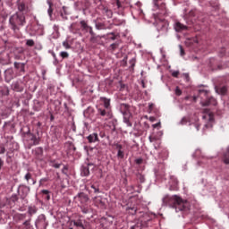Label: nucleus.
Instances as JSON below:
<instances>
[{
  "label": "nucleus",
  "mask_w": 229,
  "mask_h": 229,
  "mask_svg": "<svg viewBox=\"0 0 229 229\" xmlns=\"http://www.w3.org/2000/svg\"><path fill=\"white\" fill-rule=\"evenodd\" d=\"M110 98L106 97H100L98 104L97 105V115L98 117H103L105 121H109L114 117V113L112 112V105L110 104Z\"/></svg>",
  "instance_id": "nucleus-1"
},
{
  "label": "nucleus",
  "mask_w": 229,
  "mask_h": 229,
  "mask_svg": "<svg viewBox=\"0 0 229 229\" xmlns=\"http://www.w3.org/2000/svg\"><path fill=\"white\" fill-rule=\"evenodd\" d=\"M26 24V16L22 13H16L9 19V26L14 33H17Z\"/></svg>",
  "instance_id": "nucleus-2"
},
{
  "label": "nucleus",
  "mask_w": 229,
  "mask_h": 229,
  "mask_svg": "<svg viewBox=\"0 0 229 229\" xmlns=\"http://www.w3.org/2000/svg\"><path fill=\"white\" fill-rule=\"evenodd\" d=\"M172 201L176 212H188L191 208V204L187 200H182V198L174 195L172 197Z\"/></svg>",
  "instance_id": "nucleus-3"
},
{
  "label": "nucleus",
  "mask_w": 229,
  "mask_h": 229,
  "mask_svg": "<svg viewBox=\"0 0 229 229\" xmlns=\"http://www.w3.org/2000/svg\"><path fill=\"white\" fill-rule=\"evenodd\" d=\"M202 114H204V115L202 116V119L204 121H207L208 123L205 124V128L212 127V123H214V114L210 112V109L208 108H204L202 110Z\"/></svg>",
  "instance_id": "nucleus-4"
},
{
  "label": "nucleus",
  "mask_w": 229,
  "mask_h": 229,
  "mask_svg": "<svg viewBox=\"0 0 229 229\" xmlns=\"http://www.w3.org/2000/svg\"><path fill=\"white\" fill-rule=\"evenodd\" d=\"M74 199L76 203H81V205H87L89 201V196L84 192H81L74 198Z\"/></svg>",
  "instance_id": "nucleus-5"
},
{
  "label": "nucleus",
  "mask_w": 229,
  "mask_h": 229,
  "mask_svg": "<svg viewBox=\"0 0 229 229\" xmlns=\"http://www.w3.org/2000/svg\"><path fill=\"white\" fill-rule=\"evenodd\" d=\"M0 64L2 65H10V64H12L9 53H6V52L0 53Z\"/></svg>",
  "instance_id": "nucleus-6"
},
{
  "label": "nucleus",
  "mask_w": 229,
  "mask_h": 229,
  "mask_svg": "<svg viewBox=\"0 0 229 229\" xmlns=\"http://www.w3.org/2000/svg\"><path fill=\"white\" fill-rule=\"evenodd\" d=\"M37 229H46L47 228V222L46 221V216H40L35 223Z\"/></svg>",
  "instance_id": "nucleus-7"
},
{
  "label": "nucleus",
  "mask_w": 229,
  "mask_h": 229,
  "mask_svg": "<svg viewBox=\"0 0 229 229\" xmlns=\"http://www.w3.org/2000/svg\"><path fill=\"white\" fill-rule=\"evenodd\" d=\"M18 193L21 199H24L30 194V187L26 185H21L18 189Z\"/></svg>",
  "instance_id": "nucleus-8"
},
{
  "label": "nucleus",
  "mask_w": 229,
  "mask_h": 229,
  "mask_svg": "<svg viewBox=\"0 0 229 229\" xmlns=\"http://www.w3.org/2000/svg\"><path fill=\"white\" fill-rule=\"evenodd\" d=\"M12 88L15 92H22L24 90V83L21 80L16 81L13 83Z\"/></svg>",
  "instance_id": "nucleus-9"
},
{
  "label": "nucleus",
  "mask_w": 229,
  "mask_h": 229,
  "mask_svg": "<svg viewBox=\"0 0 229 229\" xmlns=\"http://www.w3.org/2000/svg\"><path fill=\"white\" fill-rule=\"evenodd\" d=\"M27 136L29 137V140H30V144L32 146H38V144H40V139L37 138L35 134L29 131Z\"/></svg>",
  "instance_id": "nucleus-10"
},
{
  "label": "nucleus",
  "mask_w": 229,
  "mask_h": 229,
  "mask_svg": "<svg viewBox=\"0 0 229 229\" xmlns=\"http://www.w3.org/2000/svg\"><path fill=\"white\" fill-rule=\"evenodd\" d=\"M13 78H14L13 69L9 68L4 71V79L6 83H10L11 81L13 80Z\"/></svg>",
  "instance_id": "nucleus-11"
},
{
  "label": "nucleus",
  "mask_w": 229,
  "mask_h": 229,
  "mask_svg": "<svg viewBox=\"0 0 229 229\" xmlns=\"http://www.w3.org/2000/svg\"><path fill=\"white\" fill-rule=\"evenodd\" d=\"M170 191H178V179L172 175L169 181Z\"/></svg>",
  "instance_id": "nucleus-12"
},
{
  "label": "nucleus",
  "mask_w": 229,
  "mask_h": 229,
  "mask_svg": "<svg viewBox=\"0 0 229 229\" xmlns=\"http://www.w3.org/2000/svg\"><path fill=\"white\" fill-rule=\"evenodd\" d=\"M174 28L177 33H182V31H185L189 30V27H187L186 25H183L180 21H176L174 25Z\"/></svg>",
  "instance_id": "nucleus-13"
},
{
  "label": "nucleus",
  "mask_w": 229,
  "mask_h": 229,
  "mask_svg": "<svg viewBox=\"0 0 229 229\" xmlns=\"http://www.w3.org/2000/svg\"><path fill=\"white\" fill-rule=\"evenodd\" d=\"M87 139H88V142H89V144L99 142V134H98V132H93V133L89 134L87 137Z\"/></svg>",
  "instance_id": "nucleus-14"
},
{
  "label": "nucleus",
  "mask_w": 229,
  "mask_h": 229,
  "mask_svg": "<svg viewBox=\"0 0 229 229\" xmlns=\"http://www.w3.org/2000/svg\"><path fill=\"white\" fill-rule=\"evenodd\" d=\"M216 106L217 105V101L213 97L208 98L205 102H201L202 106Z\"/></svg>",
  "instance_id": "nucleus-15"
},
{
  "label": "nucleus",
  "mask_w": 229,
  "mask_h": 229,
  "mask_svg": "<svg viewBox=\"0 0 229 229\" xmlns=\"http://www.w3.org/2000/svg\"><path fill=\"white\" fill-rule=\"evenodd\" d=\"M10 96V89L7 86H0V98Z\"/></svg>",
  "instance_id": "nucleus-16"
},
{
  "label": "nucleus",
  "mask_w": 229,
  "mask_h": 229,
  "mask_svg": "<svg viewBox=\"0 0 229 229\" xmlns=\"http://www.w3.org/2000/svg\"><path fill=\"white\" fill-rule=\"evenodd\" d=\"M15 69H19L20 72H26V64L24 63H14Z\"/></svg>",
  "instance_id": "nucleus-17"
},
{
  "label": "nucleus",
  "mask_w": 229,
  "mask_h": 229,
  "mask_svg": "<svg viewBox=\"0 0 229 229\" xmlns=\"http://www.w3.org/2000/svg\"><path fill=\"white\" fill-rule=\"evenodd\" d=\"M41 194L44 199H46L47 201H49V199H51V191L49 190H42Z\"/></svg>",
  "instance_id": "nucleus-18"
},
{
  "label": "nucleus",
  "mask_w": 229,
  "mask_h": 229,
  "mask_svg": "<svg viewBox=\"0 0 229 229\" xmlns=\"http://www.w3.org/2000/svg\"><path fill=\"white\" fill-rule=\"evenodd\" d=\"M70 31H72V33H78V31H80V24H78V22L72 23L70 26Z\"/></svg>",
  "instance_id": "nucleus-19"
},
{
  "label": "nucleus",
  "mask_w": 229,
  "mask_h": 229,
  "mask_svg": "<svg viewBox=\"0 0 229 229\" xmlns=\"http://www.w3.org/2000/svg\"><path fill=\"white\" fill-rule=\"evenodd\" d=\"M21 229H33V225H31V219L26 220L21 225Z\"/></svg>",
  "instance_id": "nucleus-20"
},
{
  "label": "nucleus",
  "mask_w": 229,
  "mask_h": 229,
  "mask_svg": "<svg viewBox=\"0 0 229 229\" xmlns=\"http://www.w3.org/2000/svg\"><path fill=\"white\" fill-rule=\"evenodd\" d=\"M102 13L104 15H106L108 19H112V16L114 15L112 10L108 9L107 7H104Z\"/></svg>",
  "instance_id": "nucleus-21"
},
{
  "label": "nucleus",
  "mask_w": 229,
  "mask_h": 229,
  "mask_svg": "<svg viewBox=\"0 0 229 229\" xmlns=\"http://www.w3.org/2000/svg\"><path fill=\"white\" fill-rule=\"evenodd\" d=\"M38 208H37V207L35 206H30L28 208V214L30 216H35V214H37Z\"/></svg>",
  "instance_id": "nucleus-22"
},
{
  "label": "nucleus",
  "mask_w": 229,
  "mask_h": 229,
  "mask_svg": "<svg viewBox=\"0 0 229 229\" xmlns=\"http://www.w3.org/2000/svg\"><path fill=\"white\" fill-rule=\"evenodd\" d=\"M223 162H224V164H225L226 165H229V148H228L226 149V151L224 153Z\"/></svg>",
  "instance_id": "nucleus-23"
},
{
  "label": "nucleus",
  "mask_w": 229,
  "mask_h": 229,
  "mask_svg": "<svg viewBox=\"0 0 229 229\" xmlns=\"http://www.w3.org/2000/svg\"><path fill=\"white\" fill-rule=\"evenodd\" d=\"M227 91H228V89L226 88V86H223L216 89V92H218V94H221L222 96H225V94H226Z\"/></svg>",
  "instance_id": "nucleus-24"
},
{
  "label": "nucleus",
  "mask_w": 229,
  "mask_h": 229,
  "mask_svg": "<svg viewBox=\"0 0 229 229\" xmlns=\"http://www.w3.org/2000/svg\"><path fill=\"white\" fill-rule=\"evenodd\" d=\"M90 174V170L89 169L88 166H83L81 169V175L82 176H89Z\"/></svg>",
  "instance_id": "nucleus-25"
},
{
  "label": "nucleus",
  "mask_w": 229,
  "mask_h": 229,
  "mask_svg": "<svg viewBox=\"0 0 229 229\" xmlns=\"http://www.w3.org/2000/svg\"><path fill=\"white\" fill-rule=\"evenodd\" d=\"M90 26H89V24H87V21H81V28H82V30H84V31H89V28Z\"/></svg>",
  "instance_id": "nucleus-26"
},
{
  "label": "nucleus",
  "mask_w": 229,
  "mask_h": 229,
  "mask_svg": "<svg viewBox=\"0 0 229 229\" xmlns=\"http://www.w3.org/2000/svg\"><path fill=\"white\" fill-rule=\"evenodd\" d=\"M74 226H77L78 228H82L85 229V227L83 226V223H81V220H74L72 221Z\"/></svg>",
  "instance_id": "nucleus-27"
},
{
  "label": "nucleus",
  "mask_w": 229,
  "mask_h": 229,
  "mask_svg": "<svg viewBox=\"0 0 229 229\" xmlns=\"http://www.w3.org/2000/svg\"><path fill=\"white\" fill-rule=\"evenodd\" d=\"M123 123H125V124H126L129 128H131L132 123H131V122H130V118L124 116V117H123Z\"/></svg>",
  "instance_id": "nucleus-28"
},
{
  "label": "nucleus",
  "mask_w": 229,
  "mask_h": 229,
  "mask_svg": "<svg viewBox=\"0 0 229 229\" xmlns=\"http://www.w3.org/2000/svg\"><path fill=\"white\" fill-rule=\"evenodd\" d=\"M26 46H28L29 47H33V46H35V41L33 39H27Z\"/></svg>",
  "instance_id": "nucleus-29"
},
{
  "label": "nucleus",
  "mask_w": 229,
  "mask_h": 229,
  "mask_svg": "<svg viewBox=\"0 0 229 229\" xmlns=\"http://www.w3.org/2000/svg\"><path fill=\"white\" fill-rule=\"evenodd\" d=\"M137 178L140 182V183H144V182H146V179L144 178V175H142V174H137Z\"/></svg>",
  "instance_id": "nucleus-30"
},
{
  "label": "nucleus",
  "mask_w": 229,
  "mask_h": 229,
  "mask_svg": "<svg viewBox=\"0 0 229 229\" xmlns=\"http://www.w3.org/2000/svg\"><path fill=\"white\" fill-rule=\"evenodd\" d=\"M117 158H120L121 160H123V158H124V151L123 150H118Z\"/></svg>",
  "instance_id": "nucleus-31"
},
{
  "label": "nucleus",
  "mask_w": 229,
  "mask_h": 229,
  "mask_svg": "<svg viewBox=\"0 0 229 229\" xmlns=\"http://www.w3.org/2000/svg\"><path fill=\"white\" fill-rule=\"evenodd\" d=\"M96 28H97L98 30H105V23L97 22V23H96Z\"/></svg>",
  "instance_id": "nucleus-32"
},
{
  "label": "nucleus",
  "mask_w": 229,
  "mask_h": 229,
  "mask_svg": "<svg viewBox=\"0 0 229 229\" xmlns=\"http://www.w3.org/2000/svg\"><path fill=\"white\" fill-rule=\"evenodd\" d=\"M110 47H111L112 51H115L117 49V47H119V43L118 42L113 43V44H111Z\"/></svg>",
  "instance_id": "nucleus-33"
},
{
  "label": "nucleus",
  "mask_w": 229,
  "mask_h": 229,
  "mask_svg": "<svg viewBox=\"0 0 229 229\" xmlns=\"http://www.w3.org/2000/svg\"><path fill=\"white\" fill-rule=\"evenodd\" d=\"M127 210H129V213L131 214L132 216L137 214V208H128Z\"/></svg>",
  "instance_id": "nucleus-34"
},
{
  "label": "nucleus",
  "mask_w": 229,
  "mask_h": 229,
  "mask_svg": "<svg viewBox=\"0 0 229 229\" xmlns=\"http://www.w3.org/2000/svg\"><path fill=\"white\" fill-rule=\"evenodd\" d=\"M18 10H20V12H24V10H26V4H24L23 3L20 4L18 6Z\"/></svg>",
  "instance_id": "nucleus-35"
},
{
  "label": "nucleus",
  "mask_w": 229,
  "mask_h": 229,
  "mask_svg": "<svg viewBox=\"0 0 229 229\" xmlns=\"http://www.w3.org/2000/svg\"><path fill=\"white\" fill-rule=\"evenodd\" d=\"M148 140L149 142H157V140H158V138H157V136L150 135L148 137Z\"/></svg>",
  "instance_id": "nucleus-36"
},
{
  "label": "nucleus",
  "mask_w": 229,
  "mask_h": 229,
  "mask_svg": "<svg viewBox=\"0 0 229 229\" xmlns=\"http://www.w3.org/2000/svg\"><path fill=\"white\" fill-rule=\"evenodd\" d=\"M6 153V148H4V145L0 144V155H4Z\"/></svg>",
  "instance_id": "nucleus-37"
},
{
  "label": "nucleus",
  "mask_w": 229,
  "mask_h": 229,
  "mask_svg": "<svg viewBox=\"0 0 229 229\" xmlns=\"http://www.w3.org/2000/svg\"><path fill=\"white\" fill-rule=\"evenodd\" d=\"M88 31L91 35L92 38H94L96 37V33H94V30H92V27L89 26L88 28Z\"/></svg>",
  "instance_id": "nucleus-38"
},
{
  "label": "nucleus",
  "mask_w": 229,
  "mask_h": 229,
  "mask_svg": "<svg viewBox=\"0 0 229 229\" xmlns=\"http://www.w3.org/2000/svg\"><path fill=\"white\" fill-rule=\"evenodd\" d=\"M60 56L64 59V58H67L69 56V53L67 52H61L60 53Z\"/></svg>",
  "instance_id": "nucleus-39"
},
{
  "label": "nucleus",
  "mask_w": 229,
  "mask_h": 229,
  "mask_svg": "<svg viewBox=\"0 0 229 229\" xmlns=\"http://www.w3.org/2000/svg\"><path fill=\"white\" fill-rule=\"evenodd\" d=\"M63 46H64V47H65L66 49H71V45H69V42H67V41H64V42H63Z\"/></svg>",
  "instance_id": "nucleus-40"
},
{
  "label": "nucleus",
  "mask_w": 229,
  "mask_h": 229,
  "mask_svg": "<svg viewBox=\"0 0 229 229\" xmlns=\"http://www.w3.org/2000/svg\"><path fill=\"white\" fill-rule=\"evenodd\" d=\"M115 149H118V151H122L123 150V145L116 143L114 144Z\"/></svg>",
  "instance_id": "nucleus-41"
},
{
  "label": "nucleus",
  "mask_w": 229,
  "mask_h": 229,
  "mask_svg": "<svg viewBox=\"0 0 229 229\" xmlns=\"http://www.w3.org/2000/svg\"><path fill=\"white\" fill-rule=\"evenodd\" d=\"M179 49H180L181 56H184L185 50H183V47H182V45L179 46Z\"/></svg>",
  "instance_id": "nucleus-42"
},
{
  "label": "nucleus",
  "mask_w": 229,
  "mask_h": 229,
  "mask_svg": "<svg viewBox=\"0 0 229 229\" xmlns=\"http://www.w3.org/2000/svg\"><path fill=\"white\" fill-rule=\"evenodd\" d=\"M25 180H26L27 182H29L30 180H31V174L30 173H27L25 174Z\"/></svg>",
  "instance_id": "nucleus-43"
},
{
  "label": "nucleus",
  "mask_w": 229,
  "mask_h": 229,
  "mask_svg": "<svg viewBox=\"0 0 229 229\" xmlns=\"http://www.w3.org/2000/svg\"><path fill=\"white\" fill-rule=\"evenodd\" d=\"M67 171H69V167L67 165H64L62 169L63 174H67Z\"/></svg>",
  "instance_id": "nucleus-44"
},
{
  "label": "nucleus",
  "mask_w": 229,
  "mask_h": 229,
  "mask_svg": "<svg viewBox=\"0 0 229 229\" xmlns=\"http://www.w3.org/2000/svg\"><path fill=\"white\" fill-rule=\"evenodd\" d=\"M47 181H48L47 178H42V179H40V181H39V187H42L43 183L46 182H47Z\"/></svg>",
  "instance_id": "nucleus-45"
},
{
  "label": "nucleus",
  "mask_w": 229,
  "mask_h": 229,
  "mask_svg": "<svg viewBox=\"0 0 229 229\" xmlns=\"http://www.w3.org/2000/svg\"><path fill=\"white\" fill-rule=\"evenodd\" d=\"M181 94H182V89H180L179 87H176V89H175V95L176 96H180Z\"/></svg>",
  "instance_id": "nucleus-46"
},
{
  "label": "nucleus",
  "mask_w": 229,
  "mask_h": 229,
  "mask_svg": "<svg viewBox=\"0 0 229 229\" xmlns=\"http://www.w3.org/2000/svg\"><path fill=\"white\" fill-rule=\"evenodd\" d=\"M160 1L162 0H154V6H156V8H160V5L158 3H160Z\"/></svg>",
  "instance_id": "nucleus-47"
},
{
  "label": "nucleus",
  "mask_w": 229,
  "mask_h": 229,
  "mask_svg": "<svg viewBox=\"0 0 229 229\" xmlns=\"http://www.w3.org/2000/svg\"><path fill=\"white\" fill-rule=\"evenodd\" d=\"M48 15H49L50 17H51V15H53V8H51V3H49Z\"/></svg>",
  "instance_id": "nucleus-48"
},
{
  "label": "nucleus",
  "mask_w": 229,
  "mask_h": 229,
  "mask_svg": "<svg viewBox=\"0 0 229 229\" xmlns=\"http://www.w3.org/2000/svg\"><path fill=\"white\" fill-rule=\"evenodd\" d=\"M62 164L55 163L52 167H55V169H60Z\"/></svg>",
  "instance_id": "nucleus-49"
},
{
  "label": "nucleus",
  "mask_w": 229,
  "mask_h": 229,
  "mask_svg": "<svg viewBox=\"0 0 229 229\" xmlns=\"http://www.w3.org/2000/svg\"><path fill=\"white\" fill-rule=\"evenodd\" d=\"M188 119L186 117H183L182 120H181V124H187L188 123Z\"/></svg>",
  "instance_id": "nucleus-50"
},
{
  "label": "nucleus",
  "mask_w": 229,
  "mask_h": 229,
  "mask_svg": "<svg viewBox=\"0 0 229 229\" xmlns=\"http://www.w3.org/2000/svg\"><path fill=\"white\" fill-rule=\"evenodd\" d=\"M122 108H124L125 112L128 111L130 109V106L126 105V104H122Z\"/></svg>",
  "instance_id": "nucleus-51"
},
{
  "label": "nucleus",
  "mask_w": 229,
  "mask_h": 229,
  "mask_svg": "<svg viewBox=\"0 0 229 229\" xmlns=\"http://www.w3.org/2000/svg\"><path fill=\"white\" fill-rule=\"evenodd\" d=\"M153 108H155V104H149L148 105V111L153 112Z\"/></svg>",
  "instance_id": "nucleus-52"
},
{
  "label": "nucleus",
  "mask_w": 229,
  "mask_h": 229,
  "mask_svg": "<svg viewBox=\"0 0 229 229\" xmlns=\"http://www.w3.org/2000/svg\"><path fill=\"white\" fill-rule=\"evenodd\" d=\"M172 76H174V78H178V76H180V72H173Z\"/></svg>",
  "instance_id": "nucleus-53"
},
{
  "label": "nucleus",
  "mask_w": 229,
  "mask_h": 229,
  "mask_svg": "<svg viewBox=\"0 0 229 229\" xmlns=\"http://www.w3.org/2000/svg\"><path fill=\"white\" fill-rule=\"evenodd\" d=\"M91 189H93L95 193H98L99 192V188H97L94 185H91Z\"/></svg>",
  "instance_id": "nucleus-54"
},
{
  "label": "nucleus",
  "mask_w": 229,
  "mask_h": 229,
  "mask_svg": "<svg viewBox=\"0 0 229 229\" xmlns=\"http://www.w3.org/2000/svg\"><path fill=\"white\" fill-rule=\"evenodd\" d=\"M3 165H4V161H3V159L0 157V171L3 167Z\"/></svg>",
  "instance_id": "nucleus-55"
},
{
  "label": "nucleus",
  "mask_w": 229,
  "mask_h": 229,
  "mask_svg": "<svg viewBox=\"0 0 229 229\" xmlns=\"http://www.w3.org/2000/svg\"><path fill=\"white\" fill-rule=\"evenodd\" d=\"M130 64H131V67H135V60L131 59L130 61Z\"/></svg>",
  "instance_id": "nucleus-56"
},
{
  "label": "nucleus",
  "mask_w": 229,
  "mask_h": 229,
  "mask_svg": "<svg viewBox=\"0 0 229 229\" xmlns=\"http://www.w3.org/2000/svg\"><path fill=\"white\" fill-rule=\"evenodd\" d=\"M110 35H112V37L110 38L111 40H115V38H116L115 34L114 32H112Z\"/></svg>",
  "instance_id": "nucleus-57"
},
{
  "label": "nucleus",
  "mask_w": 229,
  "mask_h": 229,
  "mask_svg": "<svg viewBox=\"0 0 229 229\" xmlns=\"http://www.w3.org/2000/svg\"><path fill=\"white\" fill-rule=\"evenodd\" d=\"M194 126H195L197 131H199V123H196L194 124Z\"/></svg>",
  "instance_id": "nucleus-58"
},
{
  "label": "nucleus",
  "mask_w": 229,
  "mask_h": 229,
  "mask_svg": "<svg viewBox=\"0 0 229 229\" xmlns=\"http://www.w3.org/2000/svg\"><path fill=\"white\" fill-rule=\"evenodd\" d=\"M82 212H83V214H88L89 209L87 208H82Z\"/></svg>",
  "instance_id": "nucleus-59"
},
{
  "label": "nucleus",
  "mask_w": 229,
  "mask_h": 229,
  "mask_svg": "<svg viewBox=\"0 0 229 229\" xmlns=\"http://www.w3.org/2000/svg\"><path fill=\"white\" fill-rule=\"evenodd\" d=\"M18 199H19V198H17V195H14L12 197L13 201H17Z\"/></svg>",
  "instance_id": "nucleus-60"
},
{
  "label": "nucleus",
  "mask_w": 229,
  "mask_h": 229,
  "mask_svg": "<svg viewBox=\"0 0 229 229\" xmlns=\"http://www.w3.org/2000/svg\"><path fill=\"white\" fill-rule=\"evenodd\" d=\"M136 164H138V165L142 164V159L141 158L136 159Z\"/></svg>",
  "instance_id": "nucleus-61"
},
{
  "label": "nucleus",
  "mask_w": 229,
  "mask_h": 229,
  "mask_svg": "<svg viewBox=\"0 0 229 229\" xmlns=\"http://www.w3.org/2000/svg\"><path fill=\"white\" fill-rule=\"evenodd\" d=\"M152 126L153 128H158L160 126V123H155Z\"/></svg>",
  "instance_id": "nucleus-62"
},
{
  "label": "nucleus",
  "mask_w": 229,
  "mask_h": 229,
  "mask_svg": "<svg viewBox=\"0 0 229 229\" xmlns=\"http://www.w3.org/2000/svg\"><path fill=\"white\" fill-rule=\"evenodd\" d=\"M105 132L104 131H100L99 133V137H101V139H103L105 137Z\"/></svg>",
  "instance_id": "nucleus-63"
},
{
  "label": "nucleus",
  "mask_w": 229,
  "mask_h": 229,
  "mask_svg": "<svg viewBox=\"0 0 229 229\" xmlns=\"http://www.w3.org/2000/svg\"><path fill=\"white\" fill-rule=\"evenodd\" d=\"M11 229H22V227H21V225L19 226V225H16V226H14V227H12Z\"/></svg>",
  "instance_id": "nucleus-64"
}]
</instances>
